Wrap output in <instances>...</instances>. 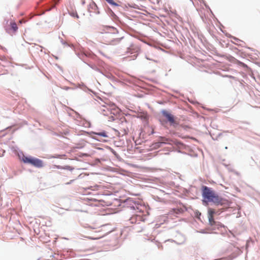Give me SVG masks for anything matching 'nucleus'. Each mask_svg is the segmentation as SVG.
<instances>
[{
    "instance_id": "nucleus-7",
    "label": "nucleus",
    "mask_w": 260,
    "mask_h": 260,
    "mask_svg": "<svg viewBox=\"0 0 260 260\" xmlns=\"http://www.w3.org/2000/svg\"><path fill=\"white\" fill-rule=\"evenodd\" d=\"M11 28L13 30L14 32H16L17 31V30L18 29V27L15 22L11 23Z\"/></svg>"
},
{
    "instance_id": "nucleus-8",
    "label": "nucleus",
    "mask_w": 260,
    "mask_h": 260,
    "mask_svg": "<svg viewBox=\"0 0 260 260\" xmlns=\"http://www.w3.org/2000/svg\"><path fill=\"white\" fill-rule=\"evenodd\" d=\"M93 201L94 202V204L95 205H96V206H97V205H98L99 203V201H98V200H95V199H94V200H93Z\"/></svg>"
},
{
    "instance_id": "nucleus-4",
    "label": "nucleus",
    "mask_w": 260,
    "mask_h": 260,
    "mask_svg": "<svg viewBox=\"0 0 260 260\" xmlns=\"http://www.w3.org/2000/svg\"><path fill=\"white\" fill-rule=\"evenodd\" d=\"M215 213V210L212 208L208 209V219L210 225L215 224V222L214 219V215Z\"/></svg>"
},
{
    "instance_id": "nucleus-9",
    "label": "nucleus",
    "mask_w": 260,
    "mask_h": 260,
    "mask_svg": "<svg viewBox=\"0 0 260 260\" xmlns=\"http://www.w3.org/2000/svg\"><path fill=\"white\" fill-rule=\"evenodd\" d=\"M215 214H220V213H219V212H218V211H215Z\"/></svg>"
},
{
    "instance_id": "nucleus-6",
    "label": "nucleus",
    "mask_w": 260,
    "mask_h": 260,
    "mask_svg": "<svg viewBox=\"0 0 260 260\" xmlns=\"http://www.w3.org/2000/svg\"><path fill=\"white\" fill-rule=\"evenodd\" d=\"M94 134L96 135H98L100 136L104 137H108V135H107V133L105 132H94Z\"/></svg>"
},
{
    "instance_id": "nucleus-12",
    "label": "nucleus",
    "mask_w": 260,
    "mask_h": 260,
    "mask_svg": "<svg viewBox=\"0 0 260 260\" xmlns=\"http://www.w3.org/2000/svg\"><path fill=\"white\" fill-rule=\"evenodd\" d=\"M166 141H169V140H168V139H166ZM167 143H170V142H167Z\"/></svg>"
},
{
    "instance_id": "nucleus-3",
    "label": "nucleus",
    "mask_w": 260,
    "mask_h": 260,
    "mask_svg": "<svg viewBox=\"0 0 260 260\" xmlns=\"http://www.w3.org/2000/svg\"><path fill=\"white\" fill-rule=\"evenodd\" d=\"M161 113L171 125L176 127L178 124V122L176 120V118L173 115L166 110L162 111Z\"/></svg>"
},
{
    "instance_id": "nucleus-1",
    "label": "nucleus",
    "mask_w": 260,
    "mask_h": 260,
    "mask_svg": "<svg viewBox=\"0 0 260 260\" xmlns=\"http://www.w3.org/2000/svg\"><path fill=\"white\" fill-rule=\"evenodd\" d=\"M202 191L203 198L207 202H212L216 205L223 204V200L216 193L212 188L206 186H203Z\"/></svg>"
},
{
    "instance_id": "nucleus-5",
    "label": "nucleus",
    "mask_w": 260,
    "mask_h": 260,
    "mask_svg": "<svg viewBox=\"0 0 260 260\" xmlns=\"http://www.w3.org/2000/svg\"><path fill=\"white\" fill-rule=\"evenodd\" d=\"M91 9V10H89L90 12H92L93 13L99 14V11H98V8L96 4L92 2L91 3L89 4V10Z\"/></svg>"
},
{
    "instance_id": "nucleus-10",
    "label": "nucleus",
    "mask_w": 260,
    "mask_h": 260,
    "mask_svg": "<svg viewBox=\"0 0 260 260\" xmlns=\"http://www.w3.org/2000/svg\"><path fill=\"white\" fill-rule=\"evenodd\" d=\"M164 139H165V138H162V142H164V143H166V142L164 141H165V140H164Z\"/></svg>"
},
{
    "instance_id": "nucleus-2",
    "label": "nucleus",
    "mask_w": 260,
    "mask_h": 260,
    "mask_svg": "<svg viewBox=\"0 0 260 260\" xmlns=\"http://www.w3.org/2000/svg\"><path fill=\"white\" fill-rule=\"evenodd\" d=\"M21 160L25 164H30L37 168H41L43 166L42 160L37 158L23 155Z\"/></svg>"
},
{
    "instance_id": "nucleus-11",
    "label": "nucleus",
    "mask_w": 260,
    "mask_h": 260,
    "mask_svg": "<svg viewBox=\"0 0 260 260\" xmlns=\"http://www.w3.org/2000/svg\"><path fill=\"white\" fill-rule=\"evenodd\" d=\"M164 139H165V138H162V142H164V143H166V142L164 141H165V140H164Z\"/></svg>"
}]
</instances>
